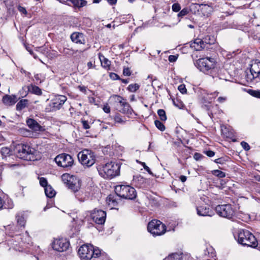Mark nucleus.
Segmentation results:
<instances>
[{
    "mask_svg": "<svg viewBox=\"0 0 260 260\" xmlns=\"http://www.w3.org/2000/svg\"><path fill=\"white\" fill-rule=\"evenodd\" d=\"M54 160L58 166L64 168H71L74 164L73 157L67 153L58 155L54 158Z\"/></svg>",
    "mask_w": 260,
    "mask_h": 260,
    "instance_id": "12",
    "label": "nucleus"
},
{
    "mask_svg": "<svg viewBox=\"0 0 260 260\" xmlns=\"http://www.w3.org/2000/svg\"><path fill=\"white\" fill-rule=\"evenodd\" d=\"M17 101V96L15 95H5L3 98V102L7 106L14 105Z\"/></svg>",
    "mask_w": 260,
    "mask_h": 260,
    "instance_id": "22",
    "label": "nucleus"
},
{
    "mask_svg": "<svg viewBox=\"0 0 260 260\" xmlns=\"http://www.w3.org/2000/svg\"><path fill=\"white\" fill-rule=\"evenodd\" d=\"M205 154L209 157H212L215 155V152L211 150L206 151Z\"/></svg>",
    "mask_w": 260,
    "mask_h": 260,
    "instance_id": "50",
    "label": "nucleus"
},
{
    "mask_svg": "<svg viewBox=\"0 0 260 260\" xmlns=\"http://www.w3.org/2000/svg\"><path fill=\"white\" fill-rule=\"evenodd\" d=\"M95 101V99L93 98H91L90 99V102L91 103V102H94Z\"/></svg>",
    "mask_w": 260,
    "mask_h": 260,
    "instance_id": "64",
    "label": "nucleus"
},
{
    "mask_svg": "<svg viewBox=\"0 0 260 260\" xmlns=\"http://www.w3.org/2000/svg\"><path fill=\"white\" fill-rule=\"evenodd\" d=\"M115 191L117 196L125 199L133 200L137 196L135 189L129 185H116L115 187Z\"/></svg>",
    "mask_w": 260,
    "mask_h": 260,
    "instance_id": "7",
    "label": "nucleus"
},
{
    "mask_svg": "<svg viewBox=\"0 0 260 260\" xmlns=\"http://www.w3.org/2000/svg\"><path fill=\"white\" fill-rule=\"evenodd\" d=\"M157 114L162 121H166L167 120V116L166 114V112L163 109H159L157 111Z\"/></svg>",
    "mask_w": 260,
    "mask_h": 260,
    "instance_id": "31",
    "label": "nucleus"
},
{
    "mask_svg": "<svg viewBox=\"0 0 260 260\" xmlns=\"http://www.w3.org/2000/svg\"><path fill=\"white\" fill-rule=\"evenodd\" d=\"M79 88L80 91H82L83 92H85L86 91V88L84 86H79Z\"/></svg>",
    "mask_w": 260,
    "mask_h": 260,
    "instance_id": "57",
    "label": "nucleus"
},
{
    "mask_svg": "<svg viewBox=\"0 0 260 260\" xmlns=\"http://www.w3.org/2000/svg\"><path fill=\"white\" fill-rule=\"evenodd\" d=\"M28 104V100L27 99H23L21 100L16 105V109L17 111H21L26 107L27 106Z\"/></svg>",
    "mask_w": 260,
    "mask_h": 260,
    "instance_id": "24",
    "label": "nucleus"
},
{
    "mask_svg": "<svg viewBox=\"0 0 260 260\" xmlns=\"http://www.w3.org/2000/svg\"><path fill=\"white\" fill-rule=\"evenodd\" d=\"M248 92L252 96L260 99V91L249 89Z\"/></svg>",
    "mask_w": 260,
    "mask_h": 260,
    "instance_id": "37",
    "label": "nucleus"
},
{
    "mask_svg": "<svg viewBox=\"0 0 260 260\" xmlns=\"http://www.w3.org/2000/svg\"><path fill=\"white\" fill-rule=\"evenodd\" d=\"M28 88L30 92L36 95H40L42 94L41 89L37 86L31 84Z\"/></svg>",
    "mask_w": 260,
    "mask_h": 260,
    "instance_id": "25",
    "label": "nucleus"
},
{
    "mask_svg": "<svg viewBox=\"0 0 260 260\" xmlns=\"http://www.w3.org/2000/svg\"><path fill=\"white\" fill-rule=\"evenodd\" d=\"M139 87L140 86L138 84H131L127 87V90L130 92H135L139 88Z\"/></svg>",
    "mask_w": 260,
    "mask_h": 260,
    "instance_id": "30",
    "label": "nucleus"
},
{
    "mask_svg": "<svg viewBox=\"0 0 260 260\" xmlns=\"http://www.w3.org/2000/svg\"><path fill=\"white\" fill-rule=\"evenodd\" d=\"M115 101L120 104V108L119 111L126 114H132L133 110L129 104L124 101V99L118 95H113L112 96Z\"/></svg>",
    "mask_w": 260,
    "mask_h": 260,
    "instance_id": "14",
    "label": "nucleus"
},
{
    "mask_svg": "<svg viewBox=\"0 0 260 260\" xmlns=\"http://www.w3.org/2000/svg\"><path fill=\"white\" fill-rule=\"evenodd\" d=\"M215 210L219 216L228 219H232L236 212L234 206L229 204L218 205Z\"/></svg>",
    "mask_w": 260,
    "mask_h": 260,
    "instance_id": "11",
    "label": "nucleus"
},
{
    "mask_svg": "<svg viewBox=\"0 0 260 260\" xmlns=\"http://www.w3.org/2000/svg\"><path fill=\"white\" fill-rule=\"evenodd\" d=\"M177 59V56H176L175 55H170L169 56V60L171 62H175V61H176Z\"/></svg>",
    "mask_w": 260,
    "mask_h": 260,
    "instance_id": "48",
    "label": "nucleus"
},
{
    "mask_svg": "<svg viewBox=\"0 0 260 260\" xmlns=\"http://www.w3.org/2000/svg\"><path fill=\"white\" fill-rule=\"evenodd\" d=\"M230 158L229 157H220L215 160V162L217 164H224L226 161H229Z\"/></svg>",
    "mask_w": 260,
    "mask_h": 260,
    "instance_id": "36",
    "label": "nucleus"
},
{
    "mask_svg": "<svg viewBox=\"0 0 260 260\" xmlns=\"http://www.w3.org/2000/svg\"><path fill=\"white\" fill-rule=\"evenodd\" d=\"M18 9L20 13L24 14H27V11L25 8L21 7L20 6H19L18 7Z\"/></svg>",
    "mask_w": 260,
    "mask_h": 260,
    "instance_id": "49",
    "label": "nucleus"
},
{
    "mask_svg": "<svg viewBox=\"0 0 260 260\" xmlns=\"http://www.w3.org/2000/svg\"><path fill=\"white\" fill-rule=\"evenodd\" d=\"M39 180L40 185L44 187V188H46L47 186L49 185L48 184L47 180L46 178L44 177H41L40 178Z\"/></svg>",
    "mask_w": 260,
    "mask_h": 260,
    "instance_id": "38",
    "label": "nucleus"
},
{
    "mask_svg": "<svg viewBox=\"0 0 260 260\" xmlns=\"http://www.w3.org/2000/svg\"><path fill=\"white\" fill-rule=\"evenodd\" d=\"M156 127L160 131L163 132L165 130V126L164 124L160 121L156 120L154 121Z\"/></svg>",
    "mask_w": 260,
    "mask_h": 260,
    "instance_id": "34",
    "label": "nucleus"
},
{
    "mask_svg": "<svg viewBox=\"0 0 260 260\" xmlns=\"http://www.w3.org/2000/svg\"><path fill=\"white\" fill-rule=\"evenodd\" d=\"M241 145L242 147V148L246 151L249 150L250 148L249 144L244 141H242L241 142Z\"/></svg>",
    "mask_w": 260,
    "mask_h": 260,
    "instance_id": "44",
    "label": "nucleus"
},
{
    "mask_svg": "<svg viewBox=\"0 0 260 260\" xmlns=\"http://www.w3.org/2000/svg\"><path fill=\"white\" fill-rule=\"evenodd\" d=\"M207 38H205L204 40L200 39H196L192 42L190 43V48L195 51H200L203 49H208V45L213 44L215 40L212 38L211 42H207Z\"/></svg>",
    "mask_w": 260,
    "mask_h": 260,
    "instance_id": "13",
    "label": "nucleus"
},
{
    "mask_svg": "<svg viewBox=\"0 0 260 260\" xmlns=\"http://www.w3.org/2000/svg\"><path fill=\"white\" fill-rule=\"evenodd\" d=\"M87 67H88L89 69H90L92 67V63L91 61L88 62L87 63Z\"/></svg>",
    "mask_w": 260,
    "mask_h": 260,
    "instance_id": "60",
    "label": "nucleus"
},
{
    "mask_svg": "<svg viewBox=\"0 0 260 260\" xmlns=\"http://www.w3.org/2000/svg\"><path fill=\"white\" fill-rule=\"evenodd\" d=\"M245 79L247 82H258L260 79V61L257 59L252 60L249 73L245 72Z\"/></svg>",
    "mask_w": 260,
    "mask_h": 260,
    "instance_id": "5",
    "label": "nucleus"
},
{
    "mask_svg": "<svg viewBox=\"0 0 260 260\" xmlns=\"http://www.w3.org/2000/svg\"><path fill=\"white\" fill-rule=\"evenodd\" d=\"M212 174L219 178H223L225 176V174L222 171L220 170H215L212 171Z\"/></svg>",
    "mask_w": 260,
    "mask_h": 260,
    "instance_id": "35",
    "label": "nucleus"
},
{
    "mask_svg": "<svg viewBox=\"0 0 260 260\" xmlns=\"http://www.w3.org/2000/svg\"><path fill=\"white\" fill-rule=\"evenodd\" d=\"M90 216L96 223L103 224L106 220V213L102 210L95 209L91 212Z\"/></svg>",
    "mask_w": 260,
    "mask_h": 260,
    "instance_id": "16",
    "label": "nucleus"
},
{
    "mask_svg": "<svg viewBox=\"0 0 260 260\" xmlns=\"http://www.w3.org/2000/svg\"><path fill=\"white\" fill-rule=\"evenodd\" d=\"M15 218L18 225L21 227H24L26 222V220L24 217V212H18L16 215Z\"/></svg>",
    "mask_w": 260,
    "mask_h": 260,
    "instance_id": "23",
    "label": "nucleus"
},
{
    "mask_svg": "<svg viewBox=\"0 0 260 260\" xmlns=\"http://www.w3.org/2000/svg\"><path fill=\"white\" fill-rule=\"evenodd\" d=\"M206 38H207V42H211L212 38H213L215 39V38L213 37H211L210 36H207Z\"/></svg>",
    "mask_w": 260,
    "mask_h": 260,
    "instance_id": "59",
    "label": "nucleus"
},
{
    "mask_svg": "<svg viewBox=\"0 0 260 260\" xmlns=\"http://www.w3.org/2000/svg\"><path fill=\"white\" fill-rule=\"evenodd\" d=\"M70 243L66 239H55L52 243V248L55 250L62 252L67 250L69 247Z\"/></svg>",
    "mask_w": 260,
    "mask_h": 260,
    "instance_id": "17",
    "label": "nucleus"
},
{
    "mask_svg": "<svg viewBox=\"0 0 260 260\" xmlns=\"http://www.w3.org/2000/svg\"><path fill=\"white\" fill-rule=\"evenodd\" d=\"M123 74L124 76H129L131 75V72L128 68H124L123 71Z\"/></svg>",
    "mask_w": 260,
    "mask_h": 260,
    "instance_id": "47",
    "label": "nucleus"
},
{
    "mask_svg": "<svg viewBox=\"0 0 260 260\" xmlns=\"http://www.w3.org/2000/svg\"><path fill=\"white\" fill-rule=\"evenodd\" d=\"M99 57L103 67L107 68L110 66V61L107 58H105L103 55L100 53Z\"/></svg>",
    "mask_w": 260,
    "mask_h": 260,
    "instance_id": "27",
    "label": "nucleus"
},
{
    "mask_svg": "<svg viewBox=\"0 0 260 260\" xmlns=\"http://www.w3.org/2000/svg\"><path fill=\"white\" fill-rule=\"evenodd\" d=\"M75 7L81 8L86 5L87 2L85 0H69Z\"/></svg>",
    "mask_w": 260,
    "mask_h": 260,
    "instance_id": "28",
    "label": "nucleus"
},
{
    "mask_svg": "<svg viewBox=\"0 0 260 260\" xmlns=\"http://www.w3.org/2000/svg\"><path fill=\"white\" fill-rule=\"evenodd\" d=\"M61 179L68 188L74 192L78 191L81 187L80 180L75 176L65 173L62 175Z\"/></svg>",
    "mask_w": 260,
    "mask_h": 260,
    "instance_id": "9",
    "label": "nucleus"
},
{
    "mask_svg": "<svg viewBox=\"0 0 260 260\" xmlns=\"http://www.w3.org/2000/svg\"><path fill=\"white\" fill-rule=\"evenodd\" d=\"M238 243L244 246L255 248L258 245L255 236L249 231L241 230L239 231L237 237Z\"/></svg>",
    "mask_w": 260,
    "mask_h": 260,
    "instance_id": "3",
    "label": "nucleus"
},
{
    "mask_svg": "<svg viewBox=\"0 0 260 260\" xmlns=\"http://www.w3.org/2000/svg\"><path fill=\"white\" fill-rule=\"evenodd\" d=\"M122 82L124 83H127L128 81L127 79H122Z\"/></svg>",
    "mask_w": 260,
    "mask_h": 260,
    "instance_id": "63",
    "label": "nucleus"
},
{
    "mask_svg": "<svg viewBox=\"0 0 260 260\" xmlns=\"http://www.w3.org/2000/svg\"><path fill=\"white\" fill-rule=\"evenodd\" d=\"M44 190L46 196L49 198L53 197L55 194V190L50 185L44 188Z\"/></svg>",
    "mask_w": 260,
    "mask_h": 260,
    "instance_id": "26",
    "label": "nucleus"
},
{
    "mask_svg": "<svg viewBox=\"0 0 260 260\" xmlns=\"http://www.w3.org/2000/svg\"><path fill=\"white\" fill-rule=\"evenodd\" d=\"M200 7H208V8H209V6L208 5H206V4H200Z\"/></svg>",
    "mask_w": 260,
    "mask_h": 260,
    "instance_id": "61",
    "label": "nucleus"
},
{
    "mask_svg": "<svg viewBox=\"0 0 260 260\" xmlns=\"http://www.w3.org/2000/svg\"><path fill=\"white\" fill-rule=\"evenodd\" d=\"M182 258L181 253H174L169 255L165 260H181Z\"/></svg>",
    "mask_w": 260,
    "mask_h": 260,
    "instance_id": "29",
    "label": "nucleus"
},
{
    "mask_svg": "<svg viewBox=\"0 0 260 260\" xmlns=\"http://www.w3.org/2000/svg\"><path fill=\"white\" fill-rule=\"evenodd\" d=\"M197 214L199 216H211L212 214L211 210L207 205H202L197 207Z\"/></svg>",
    "mask_w": 260,
    "mask_h": 260,
    "instance_id": "21",
    "label": "nucleus"
},
{
    "mask_svg": "<svg viewBox=\"0 0 260 260\" xmlns=\"http://www.w3.org/2000/svg\"><path fill=\"white\" fill-rule=\"evenodd\" d=\"M72 41L76 44H85V39L83 34L79 32H74L71 35Z\"/></svg>",
    "mask_w": 260,
    "mask_h": 260,
    "instance_id": "19",
    "label": "nucleus"
},
{
    "mask_svg": "<svg viewBox=\"0 0 260 260\" xmlns=\"http://www.w3.org/2000/svg\"><path fill=\"white\" fill-rule=\"evenodd\" d=\"M194 64L200 71L208 74L214 69L215 61L213 58L204 57L197 60Z\"/></svg>",
    "mask_w": 260,
    "mask_h": 260,
    "instance_id": "6",
    "label": "nucleus"
},
{
    "mask_svg": "<svg viewBox=\"0 0 260 260\" xmlns=\"http://www.w3.org/2000/svg\"><path fill=\"white\" fill-rule=\"evenodd\" d=\"M178 90L182 93H185L187 92L185 86L184 84L180 85L178 87Z\"/></svg>",
    "mask_w": 260,
    "mask_h": 260,
    "instance_id": "45",
    "label": "nucleus"
},
{
    "mask_svg": "<svg viewBox=\"0 0 260 260\" xmlns=\"http://www.w3.org/2000/svg\"><path fill=\"white\" fill-rule=\"evenodd\" d=\"M64 95H58L52 99L49 104L50 111H56L59 109L67 101Z\"/></svg>",
    "mask_w": 260,
    "mask_h": 260,
    "instance_id": "15",
    "label": "nucleus"
},
{
    "mask_svg": "<svg viewBox=\"0 0 260 260\" xmlns=\"http://www.w3.org/2000/svg\"><path fill=\"white\" fill-rule=\"evenodd\" d=\"M180 179L182 182H184L186 180V177L184 175H181L180 176Z\"/></svg>",
    "mask_w": 260,
    "mask_h": 260,
    "instance_id": "54",
    "label": "nucleus"
},
{
    "mask_svg": "<svg viewBox=\"0 0 260 260\" xmlns=\"http://www.w3.org/2000/svg\"><path fill=\"white\" fill-rule=\"evenodd\" d=\"M81 123L82 124L83 127L85 129H87L90 128V126L89 124V123L87 120H85L84 119H81Z\"/></svg>",
    "mask_w": 260,
    "mask_h": 260,
    "instance_id": "40",
    "label": "nucleus"
},
{
    "mask_svg": "<svg viewBox=\"0 0 260 260\" xmlns=\"http://www.w3.org/2000/svg\"><path fill=\"white\" fill-rule=\"evenodd\" d=\"M78 254L82 260H90L92 257H99L101 250L90 244L83 245L79 248Z\"/></svg>",
    "mask_w": 260,
    "mask_h": 260,
    "instance_id": "4",
    "label": "nucleus"
},
{
    "mask_svg": "<svg viewBox=\"0 0 260 260\" xmlns=\"http://www.w3.org/2000/svg\"><path fill=\"white\" fill-rule=\"evenodd\" d=\"M79 161L84 166L90 167L95 162V155L91 150L84 149L78 154Z\"/></svg>",
    "mask_w": 260,
    "mask_h": 260,
    "instance_id": "8",
    "label": "nucleus"
},
{
    "mask_svg": "<svg viewBox=\"0 0 260 260\" xmlns=\"http://www.w3.org/2000/svg\"><path fill=\"white\" fill-rule=\"evenodd\" d=\"M120 168L119 164L113 161L101 164L97 167L100 175L106 179H111L119 175Z\"/></svg>",
    "mask_w": 260,
    "mask_h": 260,
    "instance_id": "1",
    "label": "nucleus"
},
{
    "mask_svg": "<svg viewBox=\"0 0 260 260\" xmlns=\"http://www.w3.org/2000/svg\"><path fill=\"white\" fill-rule=\"evenodd\" d=\"M147 230L154 236H157L166 233V227L160 221L154 219L148 224Z\"/></svg>",
    "mask_w": 260,
    "mask_h": 260,
    "instance_id": "10",
    "label": "nucleus"
},
{
    "mask_svg": "<svg viewBox=\"0 0 260 260\" xmlns=\"http://www.w3.org/2000/svg\"><path fill=\"white\" fill-rule=\"evenodd\" d=\"M23 236V237L22 238H21L22 242L24 243L29 244L30 242V237L29 236L28 233L26 231Z\"/></svg>",
    "mask_w": 260,
    "mask_h": 260,
    "instance_id": "33",
    "label": "nucleus"
},
{
    "mask_svg": "<svg viewBox=\"0 0 260 260\" xmlns=\"http://www.w3.org/2000/svg\"><path fill=\"white\" fill-rule=\"evenodd\" d=\"M27 50L29 52L30 54H31L35 59H37L38 58L37 55L35 53H34L31 50H29L27 48Z\"/></svg>",
    "mask_w": 260,
    "mask_h": 260,
    "instance_id": "56",
    "label": "nucleus"
},
{
    "mask_svg": "<svg viewBox=\"0 0 260 260\" xmlns=\"http://www.w3.org/2000/svg\"><path fill=\"white\" fill-rule=\"evenodd\" d=\"M14 152L18 157L27 160H36L38 153L34 148L25 144L17 145L14 148Z\"/></svg>",
    "mask_w": 260,
    "mask_h": 260,
    "instance_id": "2",
    "label": "nucleus"
},
{
    "mask_svg": "<svg viewBox=\"0 0 260 260\" xmlns=\"http://www.w3.org/2000/svg\"><path fill=\"white\" fill-rule=\"evenodd\" d=\"M108 2L110 5H113L116 3L117 0H108Z\"/></svg>",
    "mask_w": 260,
    "mask_h": 260,
    "instance_id": "55",
    "label": "nucleus"
},
{
    "mask_svg": "<svg viewBox=\"0 0 260 260\" xmlns=\"http://www.w3.org/2000/svg\"><path fill=\"white\" fill-rule=\"evenodd\" d=\"M103 110L105 113H109L110 112V108L108 105H105L103 107Z\"/></svg>",
    "mask_w": 260,
    "mask_h": 260,
    "instance_id": "51",
    "label": "nucleus"
},
{
    "mask_svg": "<svg viewBox=\"0 0 260 260\" xmlns=\"http://www.w3.org/2000/svg\"><path fill=\"white\" fill-rule=\"evenodd\" d=\"M137 162H138V160H137ZM139 162L142 165L144 169L149 174H152V172L151 171L150 168L146 166V164L144 162H141L139 161Z\"/></svg>",
    "mask_w": 260,
    "mask_h": 260,
    "instance_id": "43",
    "label": "nucleus"
},
{
    "mask_svg": "<svg viewBox=\"0 0 260 260\" xmlns=\"http://www.w3.org/2000/svg\"><path fill=\"white\" fill-rule=\"evenodd\" d=\"M11 150L8 147H2L1 150L2 155L3 156L6 157L11 154Z\"/></svg>",
    "mask_w": 260,
    "mask_h": 260,
    "instance_id": "32",
    "label": "nucleus"
},
{
    "mask_svg": "<svg viewBox=\"0 0 260 260\" xmlns=\"http://www.w3.org/2000/svg\"><path fill=\"white\" fill-rule=\"evenodd\" d=\"M101 0H93V3H99Z\"/></svg>",
    "mask_w": 260,
    "mask_h": 260,
    "instance_id": "62",
    "label": "nucleus"
},
{
    "mask_svg": "<svg viewBox=\"0 0 260 260\" xmlns=\"http://www.w3.org/2000/svg\"><path fill=\"white\" fill-rule=\"evenodd\" d=\"M226 100V97H222V96H220L219 97L218 99H217V101L219 103H223L224 102H225V101Z\"/></svg>",
    "mask_w": 260,
    "mask_h": 260,
    "instance_id": "53",
    "label": "nucleus"
},
{
    "mask_svg": "<svg viewBox=\"0 0 260 260\" xmlns=\"http://www.w3.org/2000/svg\"><path fill=\"white\" fill-rule=\"evenodd\" d=\"M4 205V201L2 200V198L0 197V209L2 208Z\"/></svg>",
    "mask_w": 260,
    "mask_h": 260,
    "instance_id": "58",
    "label": "nucleus"
},
{
    "mask_svg": "<svg viewBox=\"0 0 260 260\" xmlns=\"http://www.w3.org/2000/svg\"><path fill=\"white\" fill-rule=\"evenodd\" d=\"M107 202L109 205H111L112 207L115 206L117 204V202L115 201L111 196H109L107 198Z\"/></svg>",
    "mask_w": 260,
    "mask_h": 260,
    "instance_id": "39",
    "label": "nucleus"
},
{
    "mask_svg": "<svg viewBox=\"0 0 260 260\" xmlns=\"http://www.w3.org/2000/svg\"><path fill=\"white\" fill-rule=\"evenodd\" d=\"M114 121H115V122H117V123H124V121L122 119L121 117L118 115H117L115 116Z\"/></svg>",
    "mask_w": 260,
    "mask_h": 260,
    "instance_id": "46",
    "label": "nucleus"
},
{
    "mask_svg": "<svg viewBox=\"0 0 260 260\" xmlns=\"http://www.w3.org/2000/svg\"><path fill=\"white\" fill-rule=\"evenodd\" d=\"M110 76L111 78L114 80L119 79V76L116 74L114 73H111Z\"/></svg>",
    "mask_w": 260,
    "mask_h": 260,
    "instance_id": "52",
    "label": "nucleus"
},
{
    "mask_svg": "<svg viewBox=\"0 0 260 260\" xmlns=\"http://www.w3.org/2000/svg\"><path fill=\"white\" fill-rule=\"evenodd\" d=\"M132 184L138 188H146L148 186V179L144 178L141 175H135L133 177Z\"/></svg>",
    "mask_w": 260,
    "mask_h": 260,
    "instance_id": "18",
    "label": "nucleus"
},
{
    "mask_svg": "<svg viewBox=\"0 0 260 260\" xmlns=\"http://www.w3.org/2000/svg\"><path fill=\"white\" fill-rule=\"evenodd\" d=\"M28 126L35 132H43L45 130L35 120L29 118L26 120Z\"/></svg>",
    "mask_w": 260,
    "mask_h": 260,
    "instance_id": "20",
    "label": "nucleus"
},
{
    "mask_svg": "<svg viewBox=\"0 0 260 260\" xmlns=\"http://www.w3.org/2000/svg\"><path fill=\"white\" fill-rule=\"evenodd\" d=\"M181 9V6L178 3H175L172 6V10L174 12H178Z\"/></svg>",
    "mask_w": 260,
    "mask_h": 260,
    "instance_id": "41",
    "label": "nucleus"
},
{
    "mask_svg": "<svg viewBox=\"0 0 260 260\" xmlns=\"http://www.w3.org/2000/svg\"><path fill=\"white\" fill-rule=\"evenodd\" d=\"M188 13V10L186 8L183 9L178 14V17H182L184 16H185Z\"/></svg>",
    "mask_w": 260,
    "mask_h": 260,
    "instance_id": "42",
    "label": "nucleus"
}]
</instances>
